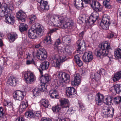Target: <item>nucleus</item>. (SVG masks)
I'll list each match as a JSON object with an SVG mask.
<instances>
[{
	"label": "nucleus",
	"instance_id": "2eb2a0df",
	"mask_svg": "<svg viewBox=\"0 0 121 121\" xmlns=\"http://www.w3.org/2000/svg\"><path fill=\"white\" fill-rule=\"evenodd\" d=\"M5 6L2 5L0 8V16L7 17L10 15L9 12H7V9Z\"/></svg>",
	"mask_w": 121,
	"mask_h": 121
},
{
	"label": "nucleus",
	"instance_id": "39448f33",
	"mask_svg": "<svg viewBox=\"0 0 121 121\" xmlns=\"http://www.w3.org/2000/svg\"><path fill=\"white\" fill-rule=\"evenodd\" d=\"M22 76L24 77L26 81L32 82L35 80L36 78L33 73L30 71H28L26 72L23 71L22 73Z\"/></svg>",
	"mask_w": 121,
	"mask_h": 121
},
{
	"label": "nucleus",
	"instance_id": "f03ea898",
	"mask_svg": "<svg viewBox=\"0 0 121 121\" xmlns=\"http://www.w3.org/2000/svg\"><path fill=\"white\" fill-rule=\"evenodd\" d=\"M104 102L108 105L103 107L102 116L105 118L112 117L113 115L114 109L112 107L109 106L111 104L112 100H109V98H106Z\"/></svg>",
	"mask_w": 121,
	"mask_h": 121
},
{
	"label": "nucleus",
	"instance_id": "2f4dec72",
	"mask_svg": "<svg viewBox=\"0 0 121 121\" xmlns=\"http://www.w3.org/2000/svg\"><path fill=\"white\" fill-rule=\"evenodd\" d=\"M115 57L117 59L121 58V49L118 48L115 50L114 52Z\"/></svg>",
	"mask_w": 121,
	"mask_h": 121
},
{
	"label": "nucleus",
	"instance_id": "58836bf2",
	"mask_svg": "<svg viewBox=\"0 0 121 121\" xmlns=\"http://www.w3.org/2000/svg\"><path fill=\"white\" fill-rule=\"evenodd\" d=\"M60 106L59 105H57L54 107H52V110L53 112H59L60 110Z\"/></svg>",
	"mask_w": 121,
	"mask_h": 121
},
{
	"label": "nucleus",
	"instance_id": "864d4df0",
	"mask_svg": "<svg viewBox=\"0 0 121 121\" xmlns=\"http://www.w3.org/2000/svg\"><path fill=\"white\" fill-rule=\"evenodd\" d=\"M66 59V57L65 56H60L59 61H60V64L61 62L65 61Z\"/></svg>",
	"mask_w": 121,
	"mask_h": 121
},
{
	"label": "nucleus",
	"instance_id": "bf43d9fd",
	"mask_svg": "<svg viewBox=\"0 0 121 121\" xmlns=\"http://www.w3.org/2000/svg\"><path fill=\"white\" fill-rule=\"evenodd\" d=\"M3 109L2 108L0 107V117L3 118L4 117V114L3 111Z\"/></svg>",
	"mask_w": 121,
	"mask_h": 121
},
{
	"label": "nucleus",
	"instance_id": "09e8293b",
	"mask_svg": "<svg viewBox=\"0 0 121 121\" xmlns=\"http://www.w3.org/2000/svg\"><path fill=\"white\" fill-rule=\"evenodd\" d=\"M121 101V97L117 96L114 98V103L116 104H118Z\"/></svg>",
	"mask_w": 121,
	"mask_h": 121
},
{
	"label": "nucleus",
	"instance_id": "338daca9",
	"mask_svg": "<svg viewBox=\"0 0 121 121\" xmlns=\"http://www.w3.org/2000/svg\"><path fill=\"white\" fill-rule=\"evenodd\" d=\"M78 18H80V20L81 19L82 20L83 22L85 21L86 22V20L85 19V16H83L81 15Z\"/></svg>",
	"mask_w": 121,
	"mask_h": 121
},
{
	"label": "nucleus",
	"instance_id": "aec40b11",
	"mask_svg": "<svg viewBox=\"0 0 121 121\" xmlns=\"http://www.w3.org/2000/svg\"><path fill=\"white\" fill-rule=\"evenodd\" d=\"M49 95L52 98L58 99L59 97L58 91L55 89L51 90L49 92Z\"/></svg>",
	"mask_w": 121,
	"mask_h": 121
},
{
	"label": "nucleus",
	"instance_id": "dca6fc26",
	"mask_svg": "<svg viewBox=\"0 0 121 121\" xmlns=\"http://www.w3.org/2000/svg\"><path fill=\"white\" fill-rule=\"evenodd\" d=\"M60 106L63 108H69V103L68 100L65 98L61 99L60 100Z\"/></svg>",
	"mask_w": 121,
	"mask_h": 121
},
{
	"label": "nucleus",
	"instance_id": "4be33fe9",
	"mask_svg": "<svg viewBox=\"0 0 121 121\" xmlns=\"http://www.w3.org/2000/svg\"><path fill=\"white\" fill-rule=\"evenodd\" d=\"M74 24L73 22L72 21H69L68 22H65V23L64 24L62 28L63 29L68 27L69 29H71L74 26Z\"/></svg>",
	"mask_w": 121,
	"mask_h": 121
},
{
	"label": "nucleus",
	"instance_id": "79ce46f5",
	"mask_svg": "<svg viewBox=\"0 0 121 121\" xmlns=\"http://www.w3.org/2000/svg\"><path fill=\"white\" fill-rule=\"evenodd\" d=\"M43 56L42 53H41V52L39 50H38L36 54V56L37 58L40 60H44L45 58H43Z\"/></svg>",
	"mask_w": 121,
	"mask_h": 121
},
{
	"label": "nucleus",
	"instance_id": "ddd939ff",
	"mask_svg": "<svg viewBox=\"0 0 121 121\" xmlns=\"http://www.w3.org/2000/svg\"><path fill=\"white\" fill-rule=\"evenodd\" d=\"M16 16L19 20H21L22 22L25 21L26 16V13L22 10H20L17 13Z\"/></svg>",
	"mask_w": 121,
	"mask_h": 121
},
{
	"label": "nucleus",
	"instance_id": "c9c22d12",
	"mask_svg": "<svg viewBox=\"0 0 121 121\" xmlns=\"http://www.w3.org/2000/svg\"><path fill=\"white\" fill-rule=\"evenodd\" d=\"M63 52L67 56L71 55L72 53L70 48L68 47L65 48Z\"/></svg>",
	"mask_w": 121,
	"mask_h": 121
},
{
	"label": "nucleus",
	"instance_id": "1a4fd4ad",
	"mask_svg": "<svg viewBox=\"0 0 121 121\" xmlns=\"http://www.w3.org/2000/svg\"><path fill=\"white\" fill-rule=\"evenodd\" d=\"M25 91H22L19 90L17 91L13 94V97L14 99L19 100H22L24 98V95H25Z\"/></svg>",
	"mask_w": 121,
	"mask_h": 121
},
{
	"label": "nucleus",
	"instance_id": "f3484780",
	"mask_svg": "<svg viewBox=\"0 0 121 121\" xmlns=\"http://www.w3.org/2000/svg\"><path fill=\"white\" fill-rule=\"evenodd\" d=\"M4 6H5L7 9V12H10L11 10L14 9L13 6L14 4L12 1H10L7 4H2Z\"/></svg>",
	"mask_w": 121,
	"mask_h": 121
},
{
	"label": "nucleus",
	"instance_id": "393cba45",
	"mask_svg": "<svg viewBox=\"0 0 121 121\" xmlns=\"http://www.w3.org/2000/svg\"><path fill=\"white\" fill-rule=\"evenodd\" d=\"M17 35L16 33H11L8 36V38L10 42H13L17 38Z\"/></svg>",
	"mask_w": 121,
	"mask_h": 121
},
{
	"label": "nucleus",
	"instance_id": "e433bc0d",
	"mask_svg": "<svg viewBox=\"0 0 121 121\" xmlns=\"http://www.w3.org/2000/svg\"><path fill=\"white\" fill-rule=\"evenodd\" d=\"M62 41L63 43H65L66 44L69 43L70 41V39L69 36H66L64 37H63Z\"/></svg>",
	"mask_w": 121,
	"mask_h": 121
},
{
	"label": "nucleus",
	"instance_id": "6e6552de",
	"mask_svg": "<svg viewBox=\"0 0 121 121\" xmlns=\"http://www.w3.org/2000/svg\"><path fill=\"white\" fill-rule=\"evenodd\" d=\"M91 6L94 8L96 12L100 11L102 9V7L100 4L95 0H92L89 2Z\"/></svg>",
	"mask_w": 121,
	"mask_h": 121
},
{
	"label": "nucleus",
	"instance_id": "a878e982",
	"mask_svg": "<svg viewBox=\"0 0 121 121\" xmlns=\"http://www.w3.org/2000/svg\"><path fill=\"white\" fill-rule=\"evenodd\" d=\"M40 102L41 104L45 108H50L51 105L49 104L48 100L46 99H42L40 100Z\"/></svg>",
	"mask_w": 121,
	"mask_h": 121
},
{
	"label": "nucleus",
	"instance_id": "4d7b16f0",
	"mask_svg": "<svg viewBox=\"0 0 121 121\" xmlns=\"http://www.w3.org/2000/svg\"><path fill=\"white\" fill-rule=\"evenodd\" d=\"M34 116L33 117V118H36L37 117H38L40 116V112L39 111L37 112H35V113H34Z\"/></svg>",
	"mask_w": 121,
	"mask_h": 121
},
{
	"label": "nucleus",
	"instance_id": "8fccbe9b",
	"mask_svg": "<svg viewBox=\"0 0 121 121\" xmlns=\"http://www.w3.org/2000/svg\"><path fill=\"white\" fill-rule=\"evenodd\" d=\"M60 56L58 54H53L52 57V59L56 61H59Z\"/></svg>",
	"mask_w": 121,
	"mask_h": 121
},
{
	"label": "nucleus",
	"instance_id": "a211bd4d",
	"mask_svg": "<svg viewBox=\"0 0 121 121\" xmlns=\"http://www.w3.org/2000/svg\"><path fill=\"white\" fill-rule=\"evenodd\" d=\"M66 93L67 95L69 96L73 95L76 93L75 89L73 87H68L66 88Z\"/></svg>",
	"mask_w": 121,
	"mask_h": 121
},
{
	"label": "nucleus",
	"instance_id": "3c124183",
	"mask_svg": "<svg viewBox=\"0 0 121 121\" xmlns=\"http://www.w3.org/2000/svg\"><path fill=\"white\" fill-rule=\"evenodd\" d=\"M37 30H44V28L43 26L39 23H36Z\"/></svg>",
	"mask_w": 121,
	"mask_h": 121
},
{
	"label": "nucleus",
	"instance_id": "c03bdc74",
	"mask_svg": "<svg viewBox=\"0 0 121 121\" xmlns=\"http://www.w3.org/2000/svg\"><path fill=\"white\" fill-rule=\"evenodd\" d=\"M39 50L41 52L43 58L45 59L47 57V54L45 49L43 48H40Z\"/></svg>",
	"mask_w": 121,
	"mask_h": 121
},
{
	"label": "nucleus",
	"instance_id": "72a5a7b5",
	"mask_svg": "<svg viewBox=\"0 0 121 121\" xmlns=\"http://www.w3.org/2000/svg\"><path fill=\"white\" fill-rule=\"evenodd\" d=\"M25 116L28 118H30L33 117L34 116V113L32 110H29L25 113Z\"/></svg>",
	"mask_w": 121,
	"mask_h": 121
},
{
	"label": "nucleus",
	"instance_id": "b1692460",
	"mask_svg": "<svg viewBox=\"0 0 121 121\" xmlns=\"http://www.w3.org/2000/svg\"><path fill=\"white\" fill-rule=\"evenodd\" d=\"M5 21L6 22L9 24H13L15 22V20L10 14L7 17H5Z\"/></svg>",
	"mask_w": 121,
	"mask_h": 121
},
{
	"label": "nucleus",
	"instance_id": "e2e57ef3",
	"mask_svg": "<svg viewBox=\"0 0 121 121\" xmlns=\"http://www.w3.org/2000/svg\"><path fill=\"white\" fill-rule=\"evenodd\" d=\"M103 4L105 8L108 9H109L111 7L110 3H103Z\"/></svg>",
	"mask_w": 121,
	"mask_h": 121
},
{
	"label": "nucleus",
	"instance_id": "6ab92c4d",
	"mask_svg": "<svg viewBox=\"0 0 121 121\" xmlns=\"http://www.w3.org/2000/svg\"><path fill=\"white\" fill-rule=\"evenodd\" d=\"M48 2L46 1H43L39 5V10L40 11H43L44 10H47L49 9V7L48 5Z\"/></svg>",
	"mask_w": 121,
	"mask_h": 121
},
{
	"label": "nucleus",
	"instance_id": "69168bd1",
	"mask_svg": "<svg viewBox=\"0 0 121 121\" xmlns=\"http://www.w3.org/2000/svg\"><path fill=\"white\" fill-rule=\"evenodd\" d=\"M79 107L80 108V110L82 112V113L85 112V109L84 108V106L82 105H80Z\"/></svg>",
	"mask_w": 121,
	"mask_h": 121
},
{
	"label": "nucleus",
	"instance_id": "774afa93",
	"mask_svg": "<svg viewBox=\"0 0 121 121\" xmlns=\"http://www.w3.org/2000/svg\"><path fill=\"white\" fill-rule=\"evenodd\" d=\"M16 121H25L24 118L22 117L18 118L16 120Z\"/></svg>",
	"mask_w": 121,
	"mask_h": 121
},
{
	"label": "nucleus",
	"instance_id": "bb28decb",
	"mask_svg": "<svg viewBox=\"0 0 121 121\" xmlns=\"http://www.w3.org/2000/svg\"><path fill=\"white\" fill-rule=\"evenodd\" d=\"M91 78L92 79H94L95 80L98 81L100 78V74L98 72L92 74L90 76Z\"/></svg>",
	"mask_w": 121,
	"mask_h": 121
},
{
	"label": "nucleus",
	"instance_id": "5701e85b",
	"mask_svg": "<svg viewBox=\"0 0 121 121\" xmlns=\"http://www.w3.org/2000/svg\"><path fill=\"white\" fill-rule=\"evenodd\" d=\"M49 64V62L46 61H45L41 63L39 69H41L42 70H46L48 69Z\"/></svg>",
	"mask_w": 121,
	"mask_h": 121
},
{
	"label": "nucleus",
	"instance_id": "c756f323",
	"mask_svg": "<svg viewBox=\"0 0 121 121\" xmlns=\"http://www.w3.org/2000/svg\"><path fill=\"white\" fill-rule=\"evenodd\" d=\"M121 78V71L117 72L115 73L113 80L114 82L118 81Z\"/></svg>",
	"mask_w": 121,
	"mask_h": 121
},
{
	"label": "nucleus",
	"instance_id": "0eeeda50",
	"mask_svg": "<svg viewBox=\"0 0 121 121\" xmlns=\"http://www.w3.org/2000/svg\"><path fill=\"white\" fill-rule=\"evenodd\" d=\"M39 70L41 74L40 77L41 82L43 83L48 84V82L51 80L50 76L48 74H45L43 75L42 71L40 69Z\"/></svg>",
	"mask_w": 121,
	"mask_h": 121
},
{
	"label": "nucleus",
	"instance_id": "7ed1b4c3",
	"mask_svg": "<svg viewBox=\"0 0 121 121\" xmlns=\"http://www.w3.org/2000/svg\"><path fill=\"white\" fill-rule=\"evenodd\" d=\"M57 77L59 81V83H57V86H62L64 83L69 82V81L70 76L65 72H59Z\"/></svg>",
	"mask_w": 121,
	"mask_h": 121
},
{
	"label": "nucleus",
	"instance_id": "de8ad7c7",
	"mask_svg": "<svg viewBox=\"0 0 121 121\" xmlns=\"http://www.w3.org/2000/svg\"><path fill=\"white\" fill-rule=\"evenodd\" d=\"M48 85V84L43 83L40 91L42 92L46 91H47V87Z\"/></svg>",
	"mask_w": 121,
	"mask_h": 121
},
{
	"label": "nucleus",
	"instance_id": "ea45409f",
	"mask_svg": "<svg viewBox=\"0 0 121 121\" xmlns=\"http://www.w3.org/2000/svg\"><path fill=\"white\" fill-rule=\"evenodd\" d=\"M36 18V16L34 15H30L29 17L30 24H31L34 23L35 22V20Z\"/></svg>",
	"mask_w": 121,
	"mask_h": 121
},
{
	"label": "nucleus",
	"instance_id": "7c9ffc66",
	"mask_svg": "<svg viewBox=\"0 0 121 121\" xmlns=\"http://www.w3.org/2000/svg\"><path fill=\"white\" fill-rule=\"evenodd\" d=\"M37 31H29L28 36L30 38L35 39L37 38L36 32Z\"/></svg>",
	"mask_w": 121,
	"mask_h": 121
},
{
	"label": "nucleus",
	"instance_id": "9b49d317",
	"mask_svg": "<svg viewBox=\"0 0 121 121\" xmlns=\"http://www.w3.org/2000/svg\"><path fill=\"white\" fill-rule=\"evenodd\" d=\"M18 79L13 76H11L7 81V84L13 86H15L18 83Z\"/></svg>",
	"mask_w": 121,
	"mask_h": 121
},
{
	"label": "nucleus",
	"instance_id": "f8f14e48",
	"mask_svg": "<svg viewBox=\"0 0 121 121\" xmlns=\"http://www.w3.org/2000/svg\"><path fill=\"white\" fill-rule=\"evenodd\" d=\"M80 78V76L79 74H76L74 76V80L72 81V85L74 86H78L81 82Z\"/></svg>",
	"mask_w": 121,
	"mask_h": 121
},
{
	"label": "nucleus",
	"instance_id": "cd10ccee",
	"mask_svg": "<svg viewBox=\"0 0 121 121\" xmlns=\"http://www.w3.org/2000/svg\"><path fill=\"white\" fill-rule=\"evenodd\" d=\"M74 4L77 8L82 7L83 6L82 0H75L74 2Z\"/></svg>",
	"mask_w": 121,
	"mask_h": 121
},
{
	"label": "nucleus",
	"instance_id": "4c0bfd02",
	"mask_svg": "<svg viewBox=\"0 0 121 121\" xmlns=\"http://www.w3.org/2000/svg\"><path fill=\"white\" fill-rule=\"evenodd\" d=\"M51 64L53 66L57 67L58 69L60 68V61H55L52 60L51 62Z\"/></svg>",
	"mask_w": 121,
	"mask_h": 121
},
{
	"label": "nucleus",
	"instance_id": "4468645a",
	"mask_svg": "<svg viewBox=\"0 0 121 121\" xmlns=\"http://www.w3.org/2000/svg\"><path fill=\"white\" fill-rule=\"evenodd\" d=\"M104 95L100 93L97 94L95 97V101L96 104L100 105L104 101Z\"/></svg>",
	"mask_w": 121,
	"mask_h": 121
},
{
	"label": "nucleus",
	"instance_id": "6e6d98bb",
	"mask_svg": "<svg viewBox=\"0 0 121 121\" xmlns=\"http://www.w3.org/2000/svg\"><path fill=\"white\" fill-rule=\"evenodd\" d=\"M88 18L87 19L86 22L87 23H88L89 24H93L94 23L93 20H92L90 18V16L89 17H88Z\"/></svg>",
	"mask_w": 121,
	"mask_h": 121
},
{
	"label": "nucleus",
	"instance_id": "f704fd0d",
	"mask_svg": "<svg viewBox=\"0 0 121 121\" xmlns=\"http://www.w3.org/2000/svg\"><path fill=\"white\" fill-rule=\"evenodd\" d=\"M114 90L117 94H119L121 91V84H116L114 86Z\"/></svg>",
	"mask_w": 121,
	"mask_h": 121
},
{
	"label": "nucleus",
	"instance_id": "412c9836",
	"mask_svg": "<svg viewBox=\"0 0 121 121\" xmlns=\"http://www.w3.org/2000/svg\"><path fill=\"white\" fill-rule=\"evenodd\" d=\"M54 31H50L48 33V36L46 37L44 39L43 42L45 43L46 44H49L51 43V40L50 37L51 35V34L53 33Z\"/></svg>",
	"mask_w": 121,
	"mask_h": 121
},
{
	"label": "nucleus",
	"instance_id": "49530a36",
	"mask_svg": "<svg viewBox=\"0 0 121 121\" xmlns=\"http://www.w3.org/2000/svg\"><path fill=\"white\" fill-rule=\"evenodd\" d=\"M40 91L39 88H37L34 89L32 91L34 96H36L38 95Z\"/></svg>",
	"mask_w": 121,
	"mask_h": 121
},
{
	"label": "nucleus",
	"instance_id": "9d476101",
	"mask_svg": "<svg viewBox=\"0 0 121 121\" xmlns=\"http://www.w3.org/2000/svg\"><path fill=\"white\" fill-rule=\"evenodd\" d=\"M77 44V50H79L83 51L86 50V48L85 43L83 40H79L77 41L76 42Z\"/></svg>",
	"mask_w": 121,
	"mask_h": 121
},
{
	"label": "nucleus",
	"instance_id": "423d86ee",
	"mask_svg": "<svg viewBox=\"0 0 121 121\" xmlns=\"http://www.w3.org/2000/svg\"><path fill=\"white\" fill-rule=\"evenodd\" d=\"M84 61L86 63L91 62L93 59L92 53L90 51L85 52L82 57Z\"/></svg>",
	"mask_w": 121,
	"mask_h": 121
},
{
	"label": "nucleus",
	"instance_id": "603ef678",
	"mask_svg": "<svg viewBox=\"0 0 121 121\" xmlns=\"http://www.w3.org/2000/svg\"><path fill=\"white\" fill-rule=\"evenodd\" d=\"M4 104H5V106L7 107L13 109V105L12 103L5 102H4Z\"/></svg>",
	"mask_w": 121,
	"mask_h": 121
},
{
	"label": "nucleus",
	"instance_id": "20e7f679",
	"mask_svg": "<svg viewBox=\"0 0 121 121\" xmlns=\"http://www.w3.org/2000/svg\"><path fill=\"white\" fill-rule=\"evenodd\" d=\"M110 18L107 14L104 15L99 25L103 30H107L110 24Z\"/></svg>",
	"mask_w": 121,
	"mask_h": 121
},
{
	"label": "nucleus",
	"instance_id": "680f3d73",
	"mask_svg": "<svg viewBox=\"0 0 121 121\" xmlns=\"http://www.w3.org/2000/svg\"><path fill=\"white\" fill-rule=\"evenodd\" d=\"M67 111L69 115H71L74 113V110L72 108H69Z\"/></svg>",
	"mask_w": 121,
	"mask_h": 121
},
{
	"label": "nucleus",
	"instance_id": "473e14b6",
	"mask_svg": "<svg viewBox=\"0 0 121 121\" xmlns=\"http://www.w3.org/2000/svg\"><path fill=\"white\" fill-rule=\"evenodd\" d=\"M74 59L75 61L79 66L81 67L83 63L78 55H76L74 56Z\"/></svg>",
	"mask_w": 121,
	"mask_h": 121
},
{
	"label": "nucleus",
	"instance_id": "0e129e2a",
	"mask_svg": "<svg viewBox=\"0 0 121 121\" xmlns=\"http://www.w3.org/2000/svg\"><path fill=\"white\" fill-rule=\"evenodd\" d=\"M60 40L59 39H57L56 41L55 42L54 45L56 46L60 44Z\"/></svg>",
	"mask_w": 121,
	"mask_h": 121
},
{
	"label": "nucleus",
	"instance_id": "a19ab883",
	"mask_svg": "<svg viewBox=\"0 0 121 121\" xmlns=\"http://www.w3.org/2000/svg\"><path fill=\"white\" fill-rule=\"evenodd\" d=\"M27 25L24 23H21L19 26V30H27Z\"/></svg>",
	"mask_w": 121,
	"mask_h": 121
},
{
	"label": "nucleus",
	"instance_id": "13d9d810",
	"mask_svg": "<svg viewBox=\"0 0 121 121\" xmlns=\"http://www.w3.org/2000/svg\"><path fill=\"white\" fill-rule=\"evenodd\" d=\"M36 23L33 24L30 28L31 30H37Z\"/></svg>",
	"mask_w": 121,
	"mask_h": 121
},
{
	"label": "nucleus",
	"instance_id": "37998d69",
	"mask_svg": "<svg viewBox=\"0 0 121 121\" xmlns=\"http://www.w3.org/2000/svg\"><path fill=\"white\" fill-rule=\"evenodd\" d=\"M26 64L29 65L31 64H33L36 67H38V64L36 62L34 61V59L32 58L31 60H28L26 61Z\"/></svg>",
	"mask_w": 121,
	"mask_h": 121
},
{
	"label": "nucleus",
	"instance_id": "5fc2aeb1",
	"mask_svg": "<svg viewBox=\"0 0 121 121\" xmlns=\"http://www.w3.org/2000/svg\"><path fill=\"white\" fill-rule=\"evenodd\" d=\"M43 31H37L36 32V35L39 36H42L43 35Z\"/></svg>",
	"mask_w": 121,
	"mask_h": 121
},
{
	"label": "nucleus",
	"instance_id": "a18cd8bd",
	"mask_svg": "<svg viewBox=\"0 0 121 121\" xmlns=\"http://www.w3.org/2000/svg\"><path fill=\"white\" fill-rule=\"evenodd\" d=\"M58 18L59 19V20H57V21L60 26L66 22L64 17L63 16H60L58 17Z\"/></svg>",
	"mask_w": 121,
	"mask_h": 121
},
{
	"label": "nucleus",
	"instance_id": "f257e3e1",
	"mask_svg": "<svg viewBox=\"0 0 121 121\" xmlns=\"http://www.w3.org/2000/svg\"><path fill=\"white\" fill-rule=\"evenodd\" d=\"M111 50L110 44L107 42L102 43L99 45V48L95 52V53L96 56L99 57L106 56L110 54L109 51Z\"/></svg>",
	"mask_w": 121,
	"mask_h": 121
},
{
	"label": "nucleus",
	"instance_id": "052dcab7",
	"mask_svg": "<svg viewBox=\"0 0 121 121\" xmlns=\"http://www.w3.org/2000/svg\"><path fill=\"white\" fill-rule=\"evenodd\" d=\"M90 18H91L92 20H93L94 23L97 19L98 18L97 16H90Z\"/></svg>",
	"mask_w": 121,
	"mask_h": 121
},
{
	"label": "nucleus",
	"instance_id": "c85d7f7f",
	"mask_svg": "<svg viewBox=\"0 0 121 121\" xmlns=\"http://www.w3.org/2000/svg\"><path fill=\"white\" fill-rule=\"evenodd\" d=\"M28 105V102L26 100H25L21 102L19 107V109L23 110L26 108Z\"/></svg>",
	"mask_w": 121,
	"mask_h": 121
}]
</instances>
